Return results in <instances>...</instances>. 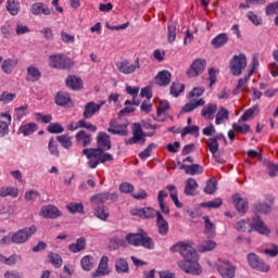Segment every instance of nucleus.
<instances>
[{"mask_svg": "<svg viewBox=\"0 0 278 278\" xmlns=\"http://www.w3.org/2000/svg\"><path fill=\"white\" fill-rule=\"evenodd\" d=\"M218 111V105L216 103H208L204 105L201 111V116L205 118V121H214V114Z\"/></svg>", "mask_w": 278, "mask_h": 278, "instance_id": "412c9836", "label": "nucleus"}, {"mask_svg": "<svg viewBox=\"0 0 278 278\" xmlns=\"http://www.w3.org/2000/svg\"><path fill=\"white\" fill-rule=\"evenodd\" d=\"M49 262L50 264H53L55 268H61L62 267V256L60 254L50 252L49 255Z\"/></svg>", "mask_w": 278, "mask_h": 278, "instance_id": "603ef678", "label": "nucleus"}, {"mask_svg": "<svg viewBox=\"0 0 278 278\" xmlns=\"http://www.w3.org/2000/svg\"><path fill=\"white\" fill-rule=\"evenodd\" d=\"M66 86L67 88H71L72 90H80L83 83L81 78L75 77V76H70L66 79Z\"/></svg>", "mask_w": 278, "mask_h": 278, "instance_id": "ea45409f", "label": "nucleus"}, {"mask_svg": "<svg viewBox=\"0 0 278 278\" xmlns=\"http://www.w3.org/2000/svg\"><path fill=\"white\" fill-rule=\"evenodd\" d=\"M48 149L53 157H60V150L58 149V142H55V139L51 138L49 140Z\"/></svg>", "mask_w": 278, "mask_h": 278, "instance_id": "6e6d98bb", "label": "nucleus"}, {"mask_svg": "<svg viewBox=\"0 0 278 278\" xmlns=\"http://www.w3.org/2000/svg\"><path fill=\"white\" fill-rule=\"evenodd\" d=\"M157 212L153 207L137 208L132 212V216H140L143 218H153L157 216Z\"/></svg>", "mask_w": 278, "mask_h": 278, "instance_id": "c756f323", "label": "nucleus"}, {"mask_svg": "<svg viewBox=\"0 0 278 278\" xmlns=\"http://www.w3.org/2000/svg\"><path fill=\"white\" fill-rule=\"evenodd\" d=\"M49 66L59 71H68L73 68V60L65 54H51L49 56Z\"/></svg>", "mask_w": 278, "mask_h": 278, "instance_id": "20e7f679", "label": "nucleus"}, {"mask_svg": "<svg viewBox=\"0 0 278 278\" xmlns=\"http://www.w3.org/2000/svg\"><path fill=\"white\" fill-rule=\"evenodd\" d=\"M194 136L195 138H199V126H186L181 131V137L184 136Z\"/></svg>", "mask_w": 278, "mask_h": 278, "instance_id": "4d7b16f0", "label": "nucleus"}, {"mask_svg": "<svg viewBox=\"0 0 278 278\" xmlns=\"http://www.w3.org/2000/svg\"><path fill=\"white\" fill-rule=\"evenodd\" d=\"M27 110H29V105H27V104L15 108V110H14L15 118H16V121H18V123H21V121H23V118H25L27 116V114H28Z\"/></svg>", "mask_w": 278, "mask_h": 278, "instance_id": "de8ad7c7", "label": "nucleus"}, {"mask_svg": "<svg viewBox=\"0 0 278 278\" xmlns=\"http://www.w3.org/2000/svg\"><path fill=\"white\" fill-rule=\"evenodd\" d=\"M247 18L251 21L255 25V27H258V25H262V18L257 17V14H255L253 11H249L247 13Z\"/></svg>", "mask_w": 278, "mask_h": 278, "instance_id": "774afa93", "label": "nucleus"}, {"mask_svg": "<svg viewBox=\"0 0 278 278\" xmlns=\"http://www.w3.org/2000/svg\"><path fill=\"white\" fill-rule=\"evenodd\" d=\"M248 262L251 268H254V270H260L261 273H268V270H270V267L255 253L248 254Z\"/></svg>", "mask_w": 278, "mask_h": 278, "instance_id": "9d476101", "label": "nucleus"}, {"mask_svg": "<svg viewBox=\"0 0 278 278\" xmlns=\"http://www.w3.org/2000/svg\"><path fill=\"white\" fill-rule=\"evenodd\" d=\"M265 14L266 16H274V14H277L275 17V25L278 27V1L267 4L265 8Z\"/></svg>", "mask_w": 278, "mask_h": 278, "instance_id": "c9c22d12", "label": "nucleus"}, {"mask_svg": "<svg viewBox=\"0 0 278 278\" xmlns=\"http://www.w3.org/2000/svg\"><path fill=\"white\" fill-rule=\"evenodd\" d=\"M98 147L96 149H102V151H110L112 149V141L110 140V136L105 132H100L98 135Z\"/></svg>", "mask_w": 278, "mask_h": 278, "instance_id": "a878e982", "label": "nucleus"}, {"mask_svg": "<svg viewBox=\"0 0 278 278\" xmlns=\"http://www.w3.org/2000/svg\"><path fill=\"white\" fill-rule=\"evenodd\" d=\"M26 73V81H31V84L40 81V78L42 77V73H40V70H38V67L34 65L28 66Z\"/></svg>", "mask_w": 278, "mask_h": 278, "instance_id": "5701e85b", "label": "nucleus"}, {"mask_svg": "<svg viewBox=\"0 0 278 278\" xmlns=\"http://www.w3.org/2000/svg\"><path fill=\"white\" fill-rule=\"evenodd\" d=\"M177 39V23L169 22L167 25V40L173 43Z\"/></svg>", "mask_w": 278, "mask_h": 278, "instance_id": "79ce46f5", "label": "nucleus"}, {"mask_svg": "<svg viewBox=\"0 0 278 278\" xmlns=\"http://www.w3.org/2000/svg\"><path fill=\"white\" fill-rule=\"evenodd\" d=\"M92 255H86L80 260V266L84 270H90L94 268V263L92 262Z\"/></svg>", "mask_w": 278, "mask_h": 278, "instance_id": "3c124183", "label": "nucleus"}, {"mask_svg": "<svg viewBox=\"0 0 278 278\" xmlns=\"http://www.w3.org/2000/svg\"><path fill=\"white\" fill-rule=\"evenodd\" d=\"M7 118L8 122L0 121V138H5L10 134V125H12V115L8 113L1 114V118Z\"/></svg>", "mask_w": 278, "mask_h": 278, "instance_id": "393cba45", "label": "nucleus"}, {"mask_svg": "<svg viewBox=\"0 0 278 278\" xmlns=\"http://www.w3.org/2000/svg\"><path fill=\"white\" fill-rule=\"evenodd\" d=\"M140 240V232H129L125 237V241L127 244H130L131 247H138Z\"/></svg>", "mask_w": 278, "mask_h": 278, "instance_id": "09e8293b", "label": "nucleus"}, {"mask_svg": "<svg viewBox=\"0 0 278 278\" xmlns=\"http://www.w3.org/2000/svg\"><path fill=\"white\" fill-rule=\"evenodd\" d=\"M7 10L12 16H16L21 12V4L14 0L7 1Z\"/></svg>", "mask_w": 278, "mask_h": 278, "instance_id": "a18cd8bd", "label": "nucleus"}, {"mask_svg": "<svg viewBox=\"0 0 278 278\" xmlns=\"http://www.w3.org/2000/svg\"><path fill=\"white\" fill-rule=\"evenodd\" d=\"M199 188V182L194 178H188L185 185L186 197L197 195V189Z\"/></svg>", "mask_w": 278, "mask_h": 278, "instance_id": "cd10ccee", "label": "nucleus"}, {"mask_svg": "<svg viewBox=\"0 0 278 278\" xmlns=\"http://www.w3.org/2000/svg\"><path fill=\"white\" fill-rule=\"evenodd\" d=\"M232 129L239 134L247 135L249 131H251V126L249 124L238 125L237 123H233Z\"/></svg>", "mask_w": 278, "mask_h": 278, "instance_id": "0e129e2a", "label": "nucleus"}, {"mask_svg": "<svg viewBox=\"0 0 278 278\" xmlns=\"http://www.w3.org/2000/svg\"><path fill=\"white\" fill-rule=\"evenodd\" d=\"M105 151L106 150L103 149L85 148L83 150V155H86L88 160L87 166H89V168L91 169H94L99 166V164H105V162H113L114 156Z\"/></svg>", "mask_w": 278, "mask_h": 278, "instance_id": "7ed1b4c3", "label": "nucleus"}, {"mask_svg": "<svg viewBox=\"0 0 278 278\" xmlns=\"http://www.w3.org/2000/svg\"><path fill=\"white\" fill-rule=\"evenodd\" d=\"M49 134H64V126L60 123H51L48 126Z\"/></svg>", "mask_w": 278, "mask_h": 278, "instance_id": "bf43d9fd", "label": "nucleus"}, {"mask_svg": "<svg viewBox=\"0 0 278 278\" xmlns=\"http://www.w3.org/2000/svg\"><path fill=\"white\" fill-rule=\"evenodd\" d=\"M115 270L119 275H123L125 273H129V263H127V260L125 258H118L115 262Z\"/></svg>", "mask_w": 278, "mask_h": 278, "instance_id": "58836bf2", "label": "nucleus"}, {"mask_svg": "<svg viewBox=\"0 0 278 278\" xmlns=\"http://www.w3.org/2000/svg\"><path fill=\"white\" fill-rule=\"evenodd\" d=\"M76 142L81 144L85 149L92 144V135L86 132V130H79L76 135Z\"/></svg>", "mask_w": 278, "mask_h": 278, "instance_id": "aec40b11", "label": "nucleus"}, {"mask_svg": "<svg viewBox=\"0 0 278 278\" xmlns=\"http://www.w3.org/2000/svg\"><path fill=\"white\" fill-rule=\"evenodd\" d=\"M208 151H211L212 155L218 153V141L216 138H210L206 142Z\"/></svg>", "mask_w": 278, "mask_h": 278, "instance_id": "e2e57ef3", "label": "nucleus"}, {"mask_svg": "<svg viewBox=\"0 0 278 278\" xmlns=\"http://www.w3.org/2000/svg\"><path fill=\"white\" fill-rule=\"evenodd\" d=\"M108 201H118V193L104 192L91 197V203H94L96 205L108 203Z\"/></svg>", "mask_w": 278, "mask_h": 278, "instance_id": "9b49d317", "label": "nucleus"}, {"mask_svg": "<svg viewBox=\"0 0 278 278\" xmlns=\"http://www.w3.org/2000/svg\"><path fill=\"white\" fill-rule=\"evenodd\" d=\"M170 72L163 70L155 76V83L157 86H168L170 84Z\"/></svg>", "mask_w": 278, "mask_h": 278, "instance_id": "7c9ffc66", "label": "nucleus"}, {"mask_svg": "<svg viewBox=\"0 0 278 278\" xmlns=\"http://www.w3.org/2000/svg\"><path fill=\"white\" fill-rule=\"evenodd\" d=\"M225 121H229V111L225 108H222L219 112L216 114L215 124L223 125Z\"/></svg>", "mask_w": 278, "mask_h": 278, "instance_id": "49530a36", "label": "nucleus"}, {"mask_svg": "<svg viewBox=\"0 0 278 278\" xmlns=\"http://www.w3.org/2000/svg\"><path fill=\"white\" fill-rule=\"evenodd\" d=\"M20 134H23V136H31V134H36L38 131V124L36 123H28L21 125L18 128Z\"/></svg>", "mask_w": 278, "mask_h": 278, "instance_id": "473e14b6", "label": "nucleus"}, {"mask_svg": "<svg viewBox=\"0 0 278 278\" xmlns=\"http://www.w3.org/2000/svg\"><path fill=\"white\" fill-rule=\"evenodd\" d=\"M66 208L71 214H81L84 212V204L71 202Z\"/></svg>", "mask_w": 278, "mask_h": 278, "instance_id": "5fc2aeb1", "label": "nucleus"}, {"mask_svg": "<svg viewBox=\"0 0 278 278\" xmlns=\"http://www.w3.org/2000/svg\"><path fill=\"white\" fill-rule=\"evenodd\" d=\"M217 270H218L220 277H223V278L236 277V267H233V265H231V263L229 261L219 265Z\"/></svg>", "mask_w": 278, "mask_h": 278, "instance_id": "2eb2a0df", "label": "nucleus"}, {"mask_svg": "<svg viewBox=\"0 0 278 278\" xmlns=\"http://www.w3.org/2000/svg\"><path fill=\"white\" fill-rule=\"evenodd\" d=\"M138 247H142L143 249H148L149 251H152V249H155V242H153V238L147 233V231L141 230L139 232V243Z\"/></svg>", "mask_w": 278, "mask_h": 278, "instance_id": "dca6fc26", "label": "nucleus"}, {"mask_svg": "<svg viewBox=\"0 0 278 278\" xmlns=\"http://www.w3.org/2000/svg\"><path fill=\"white\" fill-rule=\"evenodd\" d=\"M104 104H105V102H102L100 104L97 102H88L85 105V110L83 113L84 118L85 119L92 118V116H94V114L97 112H99L101 110V108H103Z\"/></svg>", "mask_w": 278, "mask_h": 278, "instance_id": "4468645a", "label": "nucleus"}, {"mask_svg": "<svg viewBox=\"0 0 278 278\" xmlns=\"http://www.w3.org/2000/svg\"><path fill=\"white\" fill-rule=\"evenodd\" d=\"M108 262H109L108 256H102L101 257L97 270L92 273L93 278L103 277L104 275L109 274V271H108Z\"/></svg>", "mask_w": 278, "mask_h": 278, "instance_id": "c85d7f7f", "label": "nucleus"}, {"mask_svg": "<svg viewBox=\"0 0 278 278\" xmlns=\"http://www.w3.org/2000/svg\"><path fill=\"white\" fill-rule=\"evenodd\" d=\"M232 199L237 212H241V214L247 213V210H249V200H244L239 193L235 194Z\"/></svg>", "mask_w": 278, "mask_h": 278, "instance_id": "b1692460", "label": "nucleus"}, {"mask_svg": "<svg viewBox=\"0 0 278 278\" xmlns=\"http://www.w3.org/2000/svg\"><path fill=\"white\" fill-rule=\"evenodd\" d=\"M166 190H168L170 192L169 197H170L172 201L174 202V204L179 208L184 207V204H181V202H179V197L177 194V187H175V185H167Z\"/></svg>", "mask_w": 278, "mask_h": 278, "instance_id": "4c0bfd02", "label": "nucleus"}, {"mask_svg": "<svg viewBox=\"0 0 278 278\" xmlns=\"http://www.w3.org/2000/svg\"><path fill=\"white\" fill-rule=\"evenodd\" d=\"M252 212L255 214L252 218V227L254 231H257L263 236H270V228L266 226L260 214L268 216V214L273 212V201L269 199L258 200L253 204Z\"/></svg>", "mask_w": 278, "mask_h": 278, "instance_id": "f03ea898", "label": "nucleus"}, {"mask_svg": "<svg viewBox=\"0 0 278 278\" xmlns=\"http://www.w3.org/2000/svg\"><path fill=\"white\" fill-rule=\"evenodd\" d=\"M205 105V100L199 99L192 102L187 103L182 109L181 112L184 114H188V112H193V110H197V108H201Z\"/></svg>", "mask_w": 278, "mask_h": 278, "instance_id": "f704fd0d", "label": "nucleus"}, {"mask_svg": "<svg viewBox=\"0 0 278 278\" xmlns=\"http://www.w3.org/2000/svg\"><path fill=\"white\" fill-rule=\"evenodd\" d=\"M174 253H180L184 261L178 263L179 268L187 273L188 275H200L203 273L201 265H199V254L192 245L186 242H178L170 248Z\"/></svg>", "mask_w": 278, "mask_h": 278, "instance_id": "f257e3e1", "label": "nucleus"}, {"mask_svg": "<svg viewBox=\"0 0 278 278\" xmlns=\"http://www.w3.org/2000/svg\"><path fill=\"white\" fill-rule=\"evenodd\" d=\"M78 127H80V129H88L92 132L97 131V126L92 123L86 122V119L78 121Z\"/></svg>", "mask_w": 278, "mask_h": 278, "instance_id": "338daca9", "label": "nucleus"}, {"mask_svg": "<svg viewBox=\"0 0 278 278\" xmlns=\"http://www.w3.org/2000/svg\"><path fill=\"white\" fill-rule=\"evenodd\" d=\"M36 231H38L36 225L22 228L16 232L12 233L11 242H13V244H25V242H27V240H29V238H31V236L36 233Z\"/></svg>", "mask_w": 278, "mask_h": 278, "instance_id": "39448f33", "label": "nucleus"}, {"mask_svg": "<svg viewBox=\"0 0 278 278\" xmlns=\"http://www.w3.org/2000/svg\"><path fill=\"white\" fill-rule=\"evenodd\" d=\"M156 228L160 236H168V230L170 229L168 222L164 218L160 212L156 213Z\"/></svg>", "mask_w": 278, "mask_h": 278, "instance_id": "f3484780", "label": "nucleus"}, {"mask_svg": "<svg viewBox=\"0 0 278 278\" xmlns=\"http://www.w3.org/2000/svg\"><path fill=\"white\" fill-rule=\"evenodd\" d=\"M170 110V103L167 100H161L160 106L156 109V116H162V114H166Z\"/></svg>", "mask_w": 278, "mask_h": 278, "instance_id": "13d9d810", "label": "nucleus"}, {"mask_svg": "<svg viewBox=\"0 0 278 278\" xmlns=\"http://www.w3.org/2000/svg\"><path fill=\"white\" fill-rule=\"evenodd\" d=\"M227 42H229V35L222 33L212 39L211 45L214 49H220L225 47Z\"/></svg>", "mask_w": 278, "mask_h": 278, "instance_id": "bb28decb", "label": "nucleus"}, {"mask_svg": "<svg viewBox=\"0 0 278 278\" xmlns=\"http://www.w3.org/2000/svg\"><path fill=\"white\" fill-rule=\"evenodd\" d=\"M184 90H186V86H184V84L174 81L170 86L169 94L177 98L179 97L180 92H184Z\"/></svg>", "mask_w": 278, "mask_h": 278, "instance_id": "c03bdc74", "label": "nucleus"}, {"mask_svg": "<svg viewBox=\"0 0 278 278\" xmlns=\"http://www.w3.org/2000/svg\"><path fill=\"white\" fill-rule=\"evenodd\" d=\"M207 61L205 59H195L187 70V75L189 77H199L205 71Z\"/></svg>", "mask_w": 278, "mask_h": 278, "instance_id": "1a4fd4ad", "label": "nucleus"}, {"mask_svg": "<svg viewBox=\"0 0 278 278\" xmlns=\"http://www.w3.org/2000/svg\"><path fill=\"white\" fill-rule=\"evenodd\" d=\"M17 260H21V256L16 254H13L9 257H5L3 254H0V262H2V264H7V266H14Z\"/></svg>", "mask_w": 278, "mask_h": 278, "instance_id": "864d4df0", "label": "nucleus"}, {"mask_svg": "<svg viewBox=\"0 0 278 278\" xmlns=\"http://www.w3.org/2000/svg\"><path fill=\"white\" fill-rule=\"evenodd\" d=\"M30 12L34 14V16H40V14H43V16L51 15V9H49V7L42 2L31 4Z\"/></svg>", "mask_w": 278, "mask_h": 278, "instance_id": "a211bd4d", "label": "nucleus"}, {"mask_svg": "<svg viewBox=\"0 0 278 278\" xmlns=\"http://www.w3.org/2000/svg\"><path fill=\"white\" fill-rule=\"evenodd\" d=\"M146 142H147V135H144V130H142V126H140V124H134L132 137L130 139L125 140V144L126 146L144 144Z\"/></svg>", "mask_w": 278, "mask_h": 278, "instance_id": "6e6552de", "label": "nucleus"}, {"mask_svg": "<svg viewBox=\"0 0 278 278\" xmlns=\"http://www.w3.org/2000/svg\"><path fill=\"white\" fill-rule=\"evenodd\" d=\"M157 147L155 143H150L147 149H144L142 152L139 153L140 160H147L151 157V153H153V150Z\"/></svg>", "mask_w": 278, "mask_h": 278, "instance_id": "052dcab7", "label": "nucleus"}, {"mask_svg": "<svg viewBox=\"0 0 278 278\" xmlns=\"http://www.w3.org/2000/svg\"><path fill=\"white\" fill-rule=\"evenodd\" d=\"M116 68L123 75H134V73L140 68V58H137L134 63L127 59H124L116 63Z\"/></svg>", "mask_w": 278, "mask_h": 278, "instance_id": "0eeeda50", "label": "nucleus"}, {"mask_svg": "<svg viewBox=\"0 0 278 278\" xmlns=\"http://www.w3.org/2000/svg\"><path fill=\"white\" fill-rule=\"evenodd\" d=\"M40 216H42L43 218L55 219V218H60V216H62V212H60L58 206L49 204V205L41 207Z\"/></svg>", "mask_w": 278, "mask_h": 278, "instance_id": "ddd939ff", "label": "nucleus"}, {"mask_svg": "<svg viewBox=\"0 0 278 278\" xmlns=\"http://www.w3.org/2000/svg\"><path fill=\"white\" fill-rule=\"evenodd\" d=\"M84 249H86V238L84 237L78 238L75 243L68 245V251H71V253H79L80 251H84Z\"/></svg>", "mask_w": 278, "mask_h": 278, "instance_id": "72a5a7b5", "label": "nucleus"}, {"mask_svg": "<svg viewBox=\"0 0 278 278\" xmlns=\"http://www.w3.org/2000/svg\"><path fill=\"white\" fill-rule=\"evenodd\" d=\"M256 66H260V61H257V59L254 58L253 59V68L249 72L248 76L239 79L238 85L236 86V88L232 91L233 94H240V91L242 90V87L244 86V84H247V81H249V79H251V75H253V73H255Z\"/></svg>", "mask_w": 278, "mask_h": 278, "instance_id": "6ab92c4d", "label": "nucleus"}, {"mask_svg": "<svg viewBox=\"0 0 278 278\" xmlns=\"http://www.w3.org/2000/svg\"><path fill=\"white\" fill-rule=\"evenodd\" d=\"M16 64H18L17 60L7 59L2 62L1 68L3 73L10 75V73H12V70L14 68V66H16Z\"/></svg>", "mask_w": 278, "mask_h": 278, "instance_id": "37998d69", "label": "nucleus"}, {"mask_svg": "<svg viewBox=\"0 0 278 278\" xmlns=\"http://www.w3.org/2000/svg\"><path fill=\"white\" fill-rule=\"evenodd\" d=\"M93 212L97 218H99L100 220H108V218H110V208L108 206L103 205V203H93Z\"/></svg>", "mask_w": 278, "mask_h": 278, "instance_id": "4be33fe9", "label": "nucleus"}, {"mask_svg": "<svg viewBox=\"0 0 278 278\" xmlns=\"http://www.w3.org/2000/svg\"><path fill=\"white\" fill-rule=\"evenodd\" d=\"M223 205V199L216 198L208 202H203L200 204L201 207H208V210H218Z\"/></svg>", "mask_w": 278, "mask_h": 278, "instance_id": "8fccbe9b", "label": "nucleus"}, {"mask_svg": "<svg viewBox=\"0 0 278 278\" xmlns=\"http://www.w3.org/2000/svg\"><path fill=\"white\" fill-rule=\"evenodd\" d=\"M204 225H205L206 236H214V231L216 230V227H214V223H212V220H210L208 216L204 217Z\"/></svg>", "mask_w": 278, "mask_h": 278, "instance_id": "680f3d73", "label": "nucleus"}, {"mask_svg": "<svg viewBox=\"0 0 278 278\" xmlns=\"http://www.w3.org/2000/svg\"><path fill=\"white\" fill-rule=\"evenodd\" d=\"M229 68L235 77H240L244 68H247V55L235 54L229 62Z\"/></svg>", "mask_w": 278, "mask_h": 278, "instance_id": "423d86ee", "label": "nucleus"}, {"mask_svg": "<svg viewBox=\"0 0 278 278\" xmlns=\"http://www.w3.org/2000/svg\"><path fill=\"white\" fill-rule=\"evenodd\" d=\"M180 169L185 170L187 175H201L203 174V166L199 164L186 165L181 164Z\"/></svg>", "mask_w": 278, "mask_h": 278, "instance_id": "2f4dec72", "label": "nucleus"}, {"mask_svg": "<svg viewBox=\"0 0 278 278\" xmlns=\"http://www.w3.org/2000/svg\"><path fill=\"white\" fill-rule=\"evenodd\" d=\"M0 197H12L13 199H16L18 197V188L16 187H2L0 188Z\"/></svg>", "mask_w": 278, "mask_h": 278, "instance_id": "a19ab883", "label": "nucleus"}, {"mask_svg": "<svg viewBox=\"0 0 278 278\" xmlns=\"http://www.w3.org/2000/svg\"><path fill=\"white\" fill-rule=\"evenodd\" d=\"M56 142L63 147V149H71L73 147V137L68 134L56 137Z\"/></svg>", "mask_w": 278, "mask_h": 278, "instance_id": "e433bc0d", "label": "nucleus"}, {"mask_svg": "<svg viewBox=\"0 0 278 278\" xmlns=\"http://www.w3.org/2000/svg\"><path fill=\"white\" fill-rule=\"evenodd\" d=\"M214 249H216V242H214L213 240H207L206 242L200 245L199 251L205 253V251H214Z\"/></svg>", "mask_w": 278, "mask_h": 278, "instance_id": "69168bd1", "label": "nucleus"}, {"mask_svg": "<svg viewBox=\"0 0 278 278\" xmlns=\"http://www.w3.org/2000/svg\"><path fill=\"white\" fill-rule=\"evenodd\" d=\"M54 103L60 108H73V99L68 92L59 91L54 98Z\"/></svg>", "mask_w": 278, "mask_h": 278, "instance_id": "f8f14e48", "label": "nucleus"}]
</instances>
